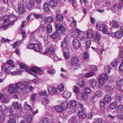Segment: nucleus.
Returning <instances> with one entry per match:
<instances>
[{
  "instance_id": "f257e3e1",
  "label": "nucleus",
  "mask_w": 123,
  "mask_h": 123,
  "mask_svg": "<svg viewBox=\"0 0 123 123\" xmlns=\"http://www.w3.org/2000/svg\"><path fill=\"white\" fill-rule=\"evenodd\" d=\"M17 20V16L13 15H11L9 17L5 19L1 27L4 29H6L9 26L13 25Z\"/></svg>"
},
{
  "instance_id": "f03ea898",
  "label": "nucleus",
  "mask_w": 123,
  "mask_h": 123,
  "mask_svg": "<svg viewBox=\"0 0 123 123\" xmlns=\"http://www.w3.org/2000/svg\"><path fill=\"white\" fill-rule=\"evenodd\" d=\"M26 71L36 77L37 74L41 75L43 74V68H39L37 67H34L31 69H27Z\"/></svg>"
},
{
  "instance_id": "7ed1b4c3",
  "label": "nucleus",
  "mask_w": 123,
  "mask_h": 123,
  "mask_svg": "<svg viewBox=\"0 0 123 123\" xmlns=\"http://www.w3.org/2000/svg\"><path fill=\"white\" fill-rule=\"evenodd\" d=\"M27 81H24L22 82L19 83V88L24 94H27L29 92V86L26 85Z\"/></svg>"
},
{
  "instance_id": "20e7f679",
  "label": "nucleus",
  "mask_w": 123,
  "mask_h": 123,
  "mask_svg": "<svg viewBox=\"0 0 123 123\" xmlns=\"http://www.w3.org/2000/svg\"><path fill=\"white\" fill-rule=\"evenodd\" d=\"M8 86V92L10 93L16 94L18 92V89L19 88V83L9 85Z\"/></svg>"
},
{
  "instance_id": "39448f33",
  "label": "nucleus",
  "mask_w": 123,
  "mask_h": 123,
  "mask_svg": "<svg viewBox=\"0 0 123 123\" xmlns=\"http://www.w3.org/2000/svg\"><path fill=\"white\" fill-rule=\"evenodd\" d=\"M96 26L99 30L102 31L103 33L106 34L109 33L107 28V25L105 24H100L99 25L97 24Z\"/></svg>"
},
{
  "instance_id": "423d86ee",
  "label": "nucleus",
  "mask_w": 123,
  "mask_h": 123,
  "mask_svg": "<svg viewBox=\"0 0 123 123\" xmlns=\"http://www.w3.org/2000/svg\"><path fill=\"white\" fill-rule=\"evenodd\" d=\"M55 27L56 29V31L60 33H63L65 31V29L63 25L60 23L56 24Z\"/></svg>"
},
{
  "instance_id": "0eeeda50",
  "label": "nucleus",
  "mask_w": 123,
  "mask_h": 123,
  "mask_svg": "<svg viewBox=\"0 0 123 123\" xmlns=\"http://www.w3.org/2000/svg\"><path fill=\"white\" fill-rule=\"evenodd\" d=\"M68 42V41L67 40V37H66L64 38L63 41L61 43V47L62 49L63 50H67V43Z\"/></svg>"
},
{
  "instance_id": "6e6552de",
  "label": "nucleus",
  "mask_w": 123,
  "mask_h": 123,
  "mask_svg": "<svg viewBox=\"0 0 123 123\" xmlns=\"http://www.w3.org/2000/svg\"><path fill=\"white\" fill-rule=\"evenodd\" d=\"M72 43L73 47L76 49L79 48L80 46V41L76 39H75L73 40Z\"/></svg>"
},
{
  "instance_id": "1a4fd4ad",
  "label": "nucleus",
  "mask_w": 123,
  "mask_h": 123,
  "mask_svg": "<svg viewBox=\"0 0 123 123\" xmlns=\"http://www.w3.org/2000/svg\"><path fill=\"white\" fill-rule=\"evenodd\" d=\"M54 49L53 47H51L49 48L46 49L45 53L48 55H53L54 54Z\"/></svg>"
},
{
  "instance_id": "9d476101",
  "label": "nucleus",
  "mask_w": 123,
  "mask_h": 123,
  "mask_svg": "<svg viewBox=\"0 0 123 123\" xmlns=\"http://www.w3.org/2000/svg\"><path fill=\"white\" fill-rule=\"evenodd\" d=\"M80 31L78 29H76L75 30H72V37L74 38L78 37L79 34L80 32Z\"/></svg>"
},
{
  "instance_id": "9b49d317",
  "label": "nucleus",
  "mask_w": 123,
  "mask_h": 123,
  "mask_svg": "<svg viewBox=\"0 0 123 123\" xmlns=\"http://www.w3.org/2000/svg\"><path fill=\"white\" fill-rule=\"evenodd\" d=\"M35 0H29L28 2L26 3V7L29 10L31 9L32 6L35 3Z\"/></svg>"
},
{
  "instance_id": "f8f14e48",
  "label": "nucleus",
  "mask_w": 123,
  "mask_h": 123,
  "mask_svg": "<svg viewBox=\"0 0 123 123\" xmlns=\"http://www.w3.org/2000/svg\"><path fill=\"white\" fill-rule=\"evenodd\" d=\"M106 81L105 80H103L102 79H99L98 80V84L97 85V87L101 88L105 85Z\"/></svg>"
},
{
  "instance_id": "ddd939ff",
  "label": "nucleus",
  "mask_w": 123,
  "mask_h": 123,
  "mask_svg": "<svg viewBox=\"0 0 123 123\" xmlns=\"http://www.w3.org/2000/svg\"><path fill=\"white\" fill-rule=\"evenodd\" d=\"M77 84L81 88L85 86V84L84 81L82 79H80L77 81Z\"/></svg>"
},
{
  "instance_id": "4468645a",
  "label": "nucleus",
  "mask_w": 123,
  "mask_h": 123,
  "mask_svg": "<svg viewBox=\"0 0 123 123\" xmlns=\"http://www.w3.org/2000/svg\"><path fill=\"white\" fill-rule=\"evenodd\" d=\"M45 31L44 28L42 26H39L37 29L34 32V33H44Z\"/></svg>"
},
{
  "instance_id": "2eb2a0df",
  "label": "nucleus",
  "mask_w": 123,
  "mask_h": 123,
  "mask_svg": "<svg viewBox=\"0 0 123 123\" xmlns=\"http://www.w3.org/2000/svg\"><path fill=\"white\" fill-rule=\"evenodd\" d=\"M13 106L14 109L17 110H20L22 109L21 105L19 104L17 102H14L13 104Z\"/></svg>"
},
{
  "instance_id": "dca6fc26",
  "label": "nucleus",
  "mask_w": 123,
  "mask_h": 123,
  "mask_svg": "<svg viewBox=\"0 0 123 123\" xmlns=\"http://www.w3.org/2000/svg\"><path fill=\"white\" fill-rule=\"evenodd\" d=\"M18 11L20 14H22L25 12V8L23 5L20 4L18 6Z\"/></svg>"
},
{
  "instance_id": "f3484780",
  "label": "nucleus",
  "mask_w": 123,
  "mask_h": 123,
  "mask_svg": "<svg viewBox=\"0 0 123 123\" xmlns=\"http://www.w3.org/2000/svg\"><path fill=\"white\" fill-rule=\"evenodd\" d=\"M96 37L95 39H94V41H95L98 44L100 43V41L101 37V36L100 33L97 31L96 33Z\"/></svg>"
},
{
  "instance_id": "a211bd4d",
  "label": "nucleus",
  "mask_w": 123,
  "mask_h": 123,
  "mask_svg": "<svg viewBox=\"0 0 123 123\" xmlns=\"http://www.w3.org/2000/svg\"><path fill=\"white\" fill-rule=\"evenodd\" d=\"M112 99V98L110 96L107 95L104 97V102L108 104L111 101Z\"/></svg>"
},
{
  "instance_id": "6ab92c4d",
  "label": "nucleus",
  "mask_w": 123,
  "mask_h": 123,
  "mask_svg": "<svg viewBox=\"0 0 123 123\" xmlns=\"http://www.w3.org/2000/svg\"><path fill=\"white\" fill-rule=\"evenodd\" d=\"M49 4L51 7H55L57 4V1L56 0H51L49 2Z\"/></svg>"
},
{
  "instance_id": "aec40b11",
  "label": "nucleus",
  "mask_w": 123,
  "mask_h": 123,
  "mask_svg": "<svg viewBox=\"0 0 123 123\" xmlns=\"http://www.w3.org/2000/svg\"><path fill=\"white\" fill-rule=\"evenodd\" d=\"M63 97L66 98H69L71 95V93L68 91H64L62 94Z\"/></svg>"
},
{
  "instance_id": "412c9836",
  "label": "nucleus",
  "mask_w": 123,
  "mask_h": 123,
  "mask_svg": "<svg viewBox=\"0 0 123 123\" xmlns=\"http://www.w3.org/2000/svg\"><path fill=\"white\" fill-rule=\"evenodd\" d=\"M94 35V33L93 31L91 30H89L87 31V37L88 39L92 38Z\"/></svg>"
},
{
  "instance_id": "4be33fe9",
  "label": "nucleus",
  "mask_w": 123,
  "mask_h": 123,
  "mask_svg": "<svg viewBox=\"0 0 123 123\" xmlns=\"http://www.w3.org/2000/svg\"><path fill=\"white\" fill-rule=\"evenodd\" d=\"M104 90L109 93L111 92L113 90L112 87L109 85H106L103 88Z\"/></svg>"
},
{
  "instance_id": "5701e85b",
  "label": "nucleus",
  "mask_w": 123,
  "mask_h": 123,
  "mask_svg": "<svg viewBox=\"0 0 123 123\" xmlns=\"http://www.w3.org/2000/svg\"><path fill=\"white\" fill-rule=\"evenodd\" d=\"M89 84L91 87H93L97 86V81L95 80L91 79L89 81Z\"/></svg>"
},
{
  "instance_id": "b1692460",
  "label": "nucleus",
  "mask_w": 123,
  "mask_h": 123,
  "mask_svg": "<svg viewBox=\"0 0 123 123\" xmlns=\"http://www.w3.org/2000/svg\"><path fill=\"white\" fill-rule=\"evenodd\" d=\"M78 61V58L76 57H74L71 58L70 62L72 65H75L77 64Z\"/></svg>"
},
{
  "instance_id": "393cba45",
  "label": "nucleus",
  "mask_w": 123,
  "mask_h": 123,
  "mask_svg": "<svg viewBox=\"0 0 123 123\" xmlns=\"http://www.w3.org/2000/svg\"><path fill=\"white\" fill-rule=\"evenodd\" d=\"M55 110L58 112H62L63 111V108L60 105H57L55 107Z\"/></svg>"
},
{
  "instance_id": "a878e982",
  "label": "nucleus",
  "mask_w": 123,
  "mask_h": 123,
  "mask_svg": "<svg viewBox=\"0 0 123 123\" xmlns=\"http://www.w3.org/2000/svg\"><path fill=\"white\" fill-rule=\"evenodd\" d=\"M48 91L49 93L52 94L56 93L57 91V89L56 88H49Z\"/></svg>"
},
{
  "instance_id": "bb28decb",
  "label": "nucleus",
  "mask_w": 123,
  "mask_h": 123,
  "mask_svg": "<svg viewBox=\"0 0 123 123\" xmlns=\"http://www.w3.org/2000/svg\"><path fill=\"white\" fill-rule=\"evenodd\" d=\"M114 34L115 36L117 38H121L123 35V33L121 30L115 32Z\"/></svg>"
},
{
  "instance_id": "cd10ccee",
  "label": "nucleus",
  "mask_w": 123,
  "mask_h": 123,
  "mask_svg": "<svg viewBox=\"0 0 123 123\" xmlns=\"http://www.w3.org/2000/svg\"><path fill=\"white\" fill-rule=\"evenodd\" d=\"M96 73L94 72H90L85 74V76L87 78L95 75Z\"/></svg>"
},
{
  "instance_id": "c85d7f7f",
  "label": "nucleus",
  "mask_w": 123,
  "mask_h": 123,
  "mask_svg": "<svg viewBox=\"0 0 123 123\" xmlns=\"http://www.w3.org/2000/svg\"><path fill=\"white\" fill-rule=\"evenodd\" d=\"M77 104V102L76 100H71L69 102V105L73 107H76Z\"/></svg>"
},
{
  "instance_id": "c756f323",
  "label": "nucleus",
  "mask_w": 123,
  "mask_h": 123,
  "mask_svg": "<svg viewBox=\"0 0 123 123\" xmlns=\"http://www.w3.org/2000/svg\"><path fill=\"white\" fill-rule=\"evenodd\" d=\"M78 37L81 40L85 41L86 40V38L84 33L81 31H80V32L79 34Z\"/></svg>"
},
{
  "instance_id": "7c9ffc66",
  "label": "nucleus",
  "mask_w": 123,
  "mask_h": 123,
  "mask_svg": "<svg viewBox=\"0 0 123 123\" xmlns=\"http://www.w3.org/2000/svg\"><path fill=\"white\" fill-rule=\"evenodd\" d=\"M43 9L45 12H49L50 9V8L48 4L46 2H45L43 4Z\"/></svg>"
},
{
  "instance_id": "2f4dec72",
  "label": "nucleus",
  "mask_w": 123,
  "mask_h": 123,
  "mask_svg": "<svg viewBox=\"0 0 123 123\" xmlns=\"http://www.w3.org/2000/svg\"><path fill=\"white\" fill-rule=\"evenodd\" d=\"M77 119L75 116H73L69 120V123H76Z\"/></svg>"
},
{
  "instance_id": "473e14b6",
  "label": "nucleus",
  "mask_w": 123,
  "mask_h": 123,
  "mask_svg": "<svg viewBox=\"0 0 123 123\" xmlns=\"http://www.w3.org/2000/svg\"><path fill=\"white\" fill-rule=\"evenodd\" d=\"M111 70V68L109 66H107L105 67L104 70L106 74H109L110 73Z\"/></svg>"
},
{
  "instance_id": "72a5a7b5",
  "label": "nucleus",
  "mask_w": 123,
  "mask_h": 123,
  "mask_svg": "<svg viewBox=\"0 0 123 123\" xmlns=\"http://www.w3.org/2000/svg\"><path fill=\"white\" fill-rule=\"evenodd\" d=\"M49 119L47 117H43L42 118V122L43 123H55L53 121H52L51 122L49 123Z\"/></svg>"
},
{
  "instance_id": "f704fd0d",
  "label": "nucleus",
  "mask_w": 123,
  "mask_h": 123,
  "mask_svg": "<svg viewBox=\"0 0 123 123\" xmlns=\"http://www.w3.org/2000/svg\"><path fill=\"white\" fill-rule=\"evenodd\" d=\"M26 119L28 123H30L31 122L32 120V118L31 114L28 113L27 114Z\"/></svg>"
},
{
  "instance_id": "c9c22d12",
  "label": "nucleus",
  "mask_w": 123,
  "mask_h": 123,
  "mask_svg": "<svg viewBox=\"0 0 123 123\" xmlns=\"http://www.w3.org/2000/svg\"><path fill=\"white\" fill-rule=\"evenodd\" d=\"M60 33L56 31L55 32L52 34L50 35V37L51 38L55 39L57 37H58L59 35V34Z\"/></svg>"
},
{
  "instance_id": "e433bc0d",
  "label": "nucleus",
  "mask_w": 123,
  "mask_h": 123,
  "mask_svg": "<svg viewBox=\"0 0 123 123\" xmlns=\"http://www.w3.org/2000/svg\"><path fill=\"white\" fill-rule=\"evenodd\" d=\"M86 114L83 111H80L79 112L78 116L80 118H84L86 117Z\"/></svg>"
},
{
  "instance_id": "4c0bfd02",
  "label": "nucleus",
  "mask_w": 123,
  "mask_h": 123,
  "mask_svg": "<svg viewBox=\"0 0 123 123\" xmlns=\"http://www.w3.org/2000/svg\"><path fill=\"white\" fill-rule=\"evenodd\" d=\"M56 18L57 21L61 22L63 21L64 18L61 15L58 14L56 15Z\"/></svg>"
},
{
  "instance_id": "58836bf2",
  "label": "nucleus",
  "mask_w": 123,
  "mask_h": 123,
  "mask_svg": "<svg viewBox=\"0 0 123 123\" xmlns=\"http://www.w3.org/2000/svg\"><path fill=\"white\" fill-rule=\"evenodd\" d=\"M118 63V60L116 59H114L111 62L110 65L113 67H115L117 66Z\"/></svg>"
},
{
  "instance_id": "ea45409f",
  "label": "nucleus",
  "mask_w": 123,
  "mask_h": 123,
  "mask_svg": "<svg viewBox=\"0 0 123 123\" xmlns=\"http://www.w3.org/2000/svg\"><path fill=\"white\" fill-rule=\"evenodd\" d=\"M45 19L46 21L48 23H51L54 20L53 18L51 16H49L48 17H45Z\"/></svg>"
},
{
  "instance_id": "a19ab883",
  "label": "nucleus",
  "mask_w": 123,
  "mask_h": 123,
  "mask_svg": "<svg viewBox=\"0 0 123 123\" xmlns=\"http://www.w3.org/2000/svg\"><path fill=\"white\" fill-rule=\"evenodd\" d=\"M88 97V95L85 93L83 92L81 94V98L83 100H86Z\"/></svg>"
},
{
  "instance_id": "79ce46f5",
  "label": "nucleus",
  "mask_w": 123,
  "mask_h": 123,
  "mask_svg": "<svg viewBox=\"0 0 123 123\" xmlns=\"http://www.w3.org/2000/svg\"><path fill=\"white\" fill-rule=\"evenodd\" d=\"M3 105H0V112L2 113V114L3 112L4 111H5L6 110H10L9 111H12V108L11 107H10L6 108H4V110H3Z\"/></svg>"
},
{
  "instance_id": "37998d69",
  "label": "nucleus",
  "mask_w": 123,
  "mask_h": 123,
  "mask_svg": "<svg viewBox=\"0 0 123 123\" xmlns=\"http://www.w3.org/2000/svg\"><path fill=\"white\" fill-rule=\"evenodd\" d=\"M100 79H102L103 80H105L106 81L108 79V77L107 75L105 74H102L100 75Z\"/></svg>"
},
{
  "instance_id": "c03bdc74",
  "label": "nucleus",
  "mask_w": 123,
  "mask_h": 123,
  "mask_svg": "<svg viewBox=\"0 0 123 123\" xmlns=\"http://www.w3.org/2000/svg\"><path fill=\"white\" fill-rule=\"evenodd\" d=\"M123 80L120 78H118L116 81V84L118 86H120L123 85Z\"/></svg>"
},
{
  "instance_id": "a18cd8bd",
  "label": "nucleus",
  "mask_w": 123,
  "mask_h": 123,
  "mask_svg": "<svg viewBox=\"0 0 123 123\" xmlns=\"http://www.w3.org/2000/svg\"><path fill=\"white\" fill-rule=\"evenodd\" d=\"M117 106V104L116 102H114L111 103L110 106V108L112 109L116 108Z\"/></svg>"
},
{
  "instance_id": "49530a36",
  "label": "nucleus",
  "mask_w": 123,
  "mask_h": 123,
  "mask_svg": "<svg viewBox=\"0 0 123 123\" xmlns=\"http://www.w3.org/2000/svg\"><path fill=\"white\" fill-rule=\"evenodd\" d=\"M11 67L14 68L15 67V66L13 65L12 66L9 65L8 66V67L6 68L5 69V72L7 74H9L10 73V68Z\"/></svg>"
},
{
  "instance_id": "de8ad7c7",
  "label": "nucleus",
  "mask_w": 123,
  "mask_h": 123,
  "mask_svg": "<svg viewBox=\"0 0 123 123\" xmlns=\"http://www.w3.org/2000/svg\"><path fill=\"white\" fill-rule=\"evenodd\" d=\"M33 49L35 51L37 52H39L40 50L39 45L37 44H35Z\"/></svg>"
},
{
  "instance_id": "09e8293b",
  "label": "nucleus",
  "mask_w": 123,
  "mask_h": 123,
  "mask_svg": "<svg viewBox=\"0 0 123 123\" xmlns=\"http://www.w3.org/2000/svg\"><path fill=\"white\" fill-rule=\"evenodd\" d=\"M95 108L94 107L93 109L92 110V112L89 113L87 114V117L88 119H91L92 118L93 115V113L95 112V111H93V110H95ZM94 110L96 111L95 110Z\"/></svg>"
},
{
  "instance_id": "8fccbe9b",
  "label": "nucleus",
  "mask_w": 123,
  "mask_h": 123,
  "mask_svg": "<svg viewBox=\"0 0 123 123\" xmlns=\"http://www.w3.org/2000/svg\"><path fill=\"white\" fill-rule=\"evenodd\" d=\"M112 26L113 27L115 28H117L119 27V25L117 22L114 20H113Z\"/></svg>"
},
{
  "instance_id": "3c124183",
  "label": "nucleus",
  "mask_w": 123,
  "mask_h": 123,
  "mask_svg": "<svg viewBox=\"0 0 123 123\" xmlns=\"http://www.w3.org/2000/svg\"><path fill=\"white\" fill-rule=\"evenodd\" d=\"M47 29L48 32L51 33L52 31V26L50 24H48L47 26Z\"/></svg>"
},
{
  "instance_id": "603ef678",
  "label": "nucleus",
  "mask_w": 123,
  "mask_h": 123,
  "mask_svg": "<svg viewBox=\"0 0 123 123\" xmlns=\"http://www.w3.org/2000/svg\"><path fill=\"white\" fill-rule=\"evenodd\" d=\"M118 111L120 113H123V105H120L119 106Z\"/></svg>"
},
{
  "instance_id": "864d4df0",
  "label": "nucleus",
  "mask_w": 123,
  "mask_h": 123,
  "mask_svg": "<svg viewBox=\"0 0 123 123\" xmlns=\"http://www.w3.org/2000/svg\"><path fill=\"white\" fill-rule=\"evenodd\" d=\"M68 103L66 102H65L63 103L62 105V107L63 108V110H66L68 108Z\"/></svg>"
},
{
  "instance_id": "5fc2aeb1",
  "label": "nucleus",
  "mask_w": 123,
  "mask_h": 123,
  "mask_svg": "<svg viewBox=\"0 0 123 123\" xmlns=\"http://www.w3.org/2000/svg\"><path fill=\"white\" fill-rule=\"evenodd\" d=\"M90 69L91 72H95L96 71L97 68L94 65H91L90 67Z\"/></svg>"
},
{
  "instance_id": "6e6d98bb",
  "label": "nucleus",
  "mask_w": 123,
  "mask_h": 123,
  "mask_svg": "<svg viewBox=\"0 0 123 123\" xmlns=\"http://www.w3.org/2000/svg\"><path fill=\"white\" fill-rule=\"evenodd\" d=\"M102 92L100 91H96L95 94V96L98 97H100L102 95Z\"/></svg>"
},
{
  "instance_id": "4d7b16f0",
  "label": "nucleus",
  "mask_w": 123,
  "mask_h": 123,
  "mask_svg": "<svg viewBox=\"0 0 123 123\" xmlns=\"http://www.w3.org/2000/svg\"><path fill=\"white\" fill-rule=\"evenodd\" d=\"M122 7V5L121 4H118L116 3L113 6V8H117V7L118 9H120Z\"/></svg>"
},
{
  "instance_id": "13d9d810",
  "label": "nucleus",
  "mask_w": 123,
  "mask_h": 123,
  "mask_svg": "<svg viewBox=\"0 0 123 123\" xmlns=\"http://www.w3.org/2000/svg\"><path fill=\"white\" fill-rule=\"evenodd\" d=\"M83 59L86 60L88 59L89 58V55L87 52H85L83 55Z\"/></svg>"
},
{
  "instance_id": "bf43d9fd",
  "label": "nucleus",
  "mask_w": 123,
  "mask_h": 123,
  "mask_svg": "<svg viewBox=\"0 0 123 123\" xmlns=\"http://www.w3.org/2000/svg\"><path fill=\"white\" fill-rule=\"evenodd\" d=\"M67 50H63V54L65 58H68L69 57V54L67 52Z\"/></svg>"
},
{
  "instance_id": "052dcab7",
  "label": "nucleus",
  "mask_w": 123,
  "mask_h": 123,
  "mask_svg": "<svg viewBox=\"0 0 123 123\" xmlns=\"http://www.w3.org/2000/svg\"><path fill=\"white\" fill-rule=\"evenodd\" d=\"M94 123H102V120L100 118L95 119L94 120Z\"/></svg>"
},
{
  "instance_id": "680f3d73",
  "label": "nucleus",
  "mask_w": 123,
  "mask_h": 123,
  "mask_svg": "<svg viewBox=\"0 0 123 123\" xmlns=\"http://www.w3.org/2000/svg\"><path fill=\"white\" fill-rule=\"evenodd\" d=\"M91 92V90L89 88H86L84 89V92L86 93H89Z\"/></svg>"
},
{
  "instance_id": "e2e57ef3",
  "label": "nucleus",
  "mask_w": 123,
  "mask_h": 123,
  "mask_svg": "<svg viewBox=\"0 0 123 123\" xmlns=\"http://www.w3.org/2000/svg\"><path fill=\"white\" fill-rule=\"evenodd\" d=\"M64 88V86L63 85L61 84L58 86V90L62 92L63 91Z\"/></svg>"
},
{
  "instance_id": "0e129e2a",
  "label": "nucleus",
  "mask_w": 123,
  "mask_h": 123,
  "mask_svg": "<svg viewBox=\"0 0 123 123\" xmlns=\"http://www.w3.org/2000/svg\"><path fill=\"white\" fill-rule=\"evenodd\" d=\"M37 93H33L31 97V98L32 100H34L36 99Z\"/></svg>"
},
{
  "instance_id": "69168bd1",
  "label": "nucleus",
  "mask_w": 123,
  "mask_h": 123,
  "mask_svg": "<svg viewBox=\"0 0 123 123\" xmlns=\"http://www.w3.org/2000/svg\"><path fill=\"white\" fill-rule=\"evenodd\" d=\"M25 106L27 110L30 111L31 109V106L30 105H28L27 103H26L25 104Z\"/></svg>"
},
{
  "instance_id": "338daca9",
  "label": "nucleus",
  "mask_w": 123,
  "mask_h": 123,
  "mask_svg": "<svg viewBox=\"0 0 123 123\" xmlns=\"http://www.w3.org/2000/svg\"><path fill=\"white\" fill-rule=\"evenodd\" d=\"M73 92L76 93H78L79 92L78 87L76 86H74L73 88Z\"/></svg>"
},
{
  "instance_id": "774afa93",
  "label": "nucleus",
  "mask_w": 123,
  "mask_h": 123,
  "mask_svg": "<svg viewBox=\"0 0 123 123\" xmlns=\"http://www.w3.org/2000/svg\"><path fill=\"white\" fill-rule=\"evenodd\" d=\"M122 96L121 95H118L116 98V99L117 101H121L122 100Z\"/></svg>"
}]
</instances>
